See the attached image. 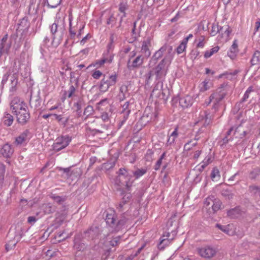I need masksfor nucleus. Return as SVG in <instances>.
I'll return each instance as SVG.
<instances>
[{
  "label": "nucleus",
  "instance_id": "nucleus-36",
  "mask_svg": "<svg viewBox=\"0 0 260 260\" xmlns=\"http://www.w3.org/2000/svg\"><path fill=\"white\" fill-rule=\"evenodd\" d=\"M221 205V203L219 200L215 199L214 200H213L212 205L213 210L214 212L218 210L220 208Z\"/></svg>",
  "mask_w": 260,
  "mask_h": 260
},
{
  "label": "nucleus",
  "instance_id": "nucleus-42",
  "mask_svg": "<svg viewBox=\"0 0 260 260\" xmlns=\"http://www.w3.org/2000/svg\"><path fill=\"white\" fill-rule=\"evenodd\" d=\"M16 245V242L15 241V237L14 238L13 240L9 241L7 244L6 245V249L7 251H9V250L14 248Z\"/></svg>",
  "mask_w": 260,
  "mask_h": 260
},
{
  "label": "nucleus",
  "instance_id": "nucleus-39",
  "mask_svg": "<svg viewBox=\"0 0 260 260\" xmlns=\"http://www.w3.org/2000/svg\"><path fill=\"white\" fill-rule=\"evenodd\" d=\"M221 194L228 200L232 199L233 196L231 192L228 189H222Z\"/></svg>",
  "mask_w": 260,
  "mask_h": 260
},
{
  "label": "nucleus",
  "instance_id": "nucleus-8",
  "mask_svg": "<svg viewBox=\"0 0 260 260\" xmlns=\"http://www.w3.org/2000/svg\"><path fill=\"white\" fill-rule=\"evenodd\" d=\"M11 87L10 89V109L12 112L14 113H16V108L15 105L16 104V81L15 78L14 77L13 80H11Z\"/></svg>",
  "mask_w": 260,
  "mask_h": 260
},
{
  "label": "nucleus",
  "instance_id": "nucleus-50",
  "mask_svg": "<svg viewBox=\"0 0 260 260\" xmlns=\"http://www.w3.org/2000/svg\"><path fill=\"white\" fill-rule=\"evenodd\" d=\"M127 5L125 3H120L119 7V11L123 14H126L125 11L127 9Z\"/></svg>",
  "mask_w": 260,
  "mask_h": 260
},
{
  "label": "nucleus",
  "instance_id": "nucleus-15",
  "mask_svg": "<svg viewBox=\"0 0 260 260\" xmlns=\"http://www.w3.org/2000/svg\"><path fill=\"white\" fill-rule=\"evenodd\" d=\"M216 227L230 236H233L236 234V229L233 224L222 225L220 224H216Z\"/></svg>",
  "mask_w": 260,
  "mask_h": 260
},
{
  "label": "nucleus",
  "instance_id": "nucleus-5",
  "mask_svg": "<svg viewBox=\"0 0 260 260\" xmlns=\"http://www.w3.org/2000/svg\"><path fill=\"white\" fill-rule=\"evenodd\" d=\"M51 32L53 39L55 38V34H59V37L62 38L65 31V25L63 19L60 17L56 18L54 22L50 26Z\"/></svg>",
  "mask_w": 260,
  "mask_h": 260
},
{
  "label": "nucleus",
  "instance_id": "nucleus-41",
  "mask_svg": "<svg viewBox=\"0 0 260 260\" xmlns=\"http://www.w3.org/2000/svg\"><path fill=\"white\" fill-rule=\"evenodd\" d=\"M198 43L197 45L198 48H203L205 44V37L204 36H201L198 38Z\"/></svg>",
  "mask_w": 260,
  "mask_h": 260
},
{
  "label": "nucleus",
  "instance_id": "nucleus-9",
  "mask_svg": "<svg viewBox=\"0 0 260 260\" xmlns=\"http://www.w3.org/2000/svg\"><path fill=\"white\" fill-rule=\"evenodd\" d=\"M131 179V176L128 174V172L124 169H120L118 171V176L117 180L122 184L125 185L127 188L130 187L131 186L129 183Z\"/></svg>",
  "mask_w": 260,
  "mask_h": 260
},
{
  "label": "nucleus",
  "instance_id": "nucleus-16",
  "mask_svg": "<svg viewBox=\"0 0 260 260\" xmlns=\"http://www.w3.org/2000/svg\"><path fill=\"white\" fill-rule=\"evenodd\" d=\"M193 103L192 98L189 95H186L180 98L179 101V105L183 108H188Z\"/></svg>",
  "mask_w": 260,
  "mask_h": 260
},
{
  "label": "nucleus",
  "instance_id": "nucleus-24",
  "mask_svg": "<svg viewBox=\"0 0 260 260\" xmlns=\"http://www.w3.org/2000/svg\"><path fill=\"white\" fill-rule=\"evenodd\" d=\"M106 223L115 230L116 220L113 214H107L105 219Z\"/></svg>",
  "mask_w": 260,
  "mask_h": 260
},
{
  "label": "nucleus",
  "instance_id": "nucleus-53",
  "mask_svg": "<svg viewBox=\"0 0 260 260\" xmlns=\"http://www.w3.org/2000/svg\"><path fill=\"white\" fill-rule=\"evenodd\" d=\"M144 246H142L141 247H140V248L138 249V250L135 252V253H132L130 256H129V258L131 259H133L135 258V257L137 256L141 252V251H142V250L143 249Z\"/></svg>",
  "mask_w": 260,
  "mask_h": 260
},
{
  "label": "nucleus",
  "instance_id": "nucleus-12",
  "mask_svg": "<svg viewBox=\"0 0 260 260\" xmlns=\"http://www.w3.org/2000/svg\"><path fill=\"white\" fill-rule=\"evenodd\" d=\"M122 110L120 113V126L123 125L128 119L129 114L131 112V108H129V102H126L122 106Z\"/></svg>",
  "mask_w": 260,
  "mask_h": 260
},
{
  "label": "nucleus",
  "instance_id": "nucleus-34",
  "mask_svg": "<svg viewBox=\"0 0 260 260\" xmlns=\"http://www.w3.org/2000/svg\"><path fill=\"white\" fill-rule=\"evenodd\" d=\"M219 48L218 46H215L212 48L211 50L206 51L205 53L204 56L207 58L211 56L213 54L218 51Z\"/></svg>",
  "mask_w": 260,
  "mask_h": 260
},
{
  "label": "nucleus",
  "instance_id": "nucleus-20",
  "mask_svg": "<svg viewBox=\"0 0 260 260\" xmlns=\"http://www.w3.org/2000/svg\"><path fill=\"white\" fill-rule=\"evenodd\" d=\"M112 60L113 55L112 54H110V56L107 57H106L104 55L103 58L96 61L94 66H96L97 67H100L106 62L111 63L112 61Z\"/></svg>",
  "mask_w": 260,
  "mask_h": 260
},
{
  "label": "nucleus",
  "instance_id": "nucleus-28",
  "mask_svg": "<svg viewBox=\"0 0 260 260\" xmlns=\"http://www.w3.org/2000/svg\"><path fill=\"white\" fill-rule=\"evenodd\" d=\"M3 121L5 125L10 126L14 121V118L11 115L6 113L3 117Z\"/></svg>",
  "mask_w": 260,
  "mask_h": 260
},
{
  "label": "nucleus",
  "instance_id": "nucleus-7",
  "mask_svg": "<svg viewBox=\"0 0 260 260\" xmlns=\"http://www.w3.org/2000/svg\"><path fill=\"white\" fill-rule=\"evenodd\" d=\"M71 141V138L68 135L59 137L53 145V149L57 151H60L68 146Z\"/></svg>",
  "mask_w": 260,
  "mask_h": 260
},
{
  "label": "nucleus",
  "instance_id": "nucleus-43",
  "mask_svg": "<svg viewBox=\"0 0 260 260\" xmlns=\"http://www.w3.org/2000/svg\"><path fill=\"white\" fill-rule=\"evenodd\" d=\"M126 222L125 219H121L119 220L116 223H115V231H119L122 225H123Z\"/></svg>",
  "mask_w": 260,
  "mask_h": 260
},
{
  "label": "nucleus",
  "instance_id": "nucleus-47",
  "mask_svg": "<svg viewBox=\"0 0 260 260\" xmlns=\"http://www.w3.org/2000/svg\"><path fill=\"white\" fill-rule=\"evenodd\" d=\"M252 91L253 90L252 87H249L247 90L246 91L243 98L241 99V102H245L246 100L249 98V93Z\"/></svg>",
  "mask_w": 260,
  "mask_h": 260
},
{
  "label": "nucleus",
  "instance_id": "nucleus-17",
  "mask_svg": "<svg viewBox=\"0 0 260 260\" xmlns=\"http://www.w3.org/2000/svg\"><path fill=\"white\" fill-rule=\"evenodd\" d=\"M29 132L26 129L18 137H17V145L26 144L29 140Z\"/></svg>",
  "mask_w": 260,
  "mask_h": 260
},
{
  "label": "nucleus",
  "instance_id": "nucleus-38",
  "mask_svg": "<svg viewBox=\"0 0 260 260\" xmlns=\"http://www.w3.org/2000/svg\"><path fill=\"white\" fill-rule=\"evenodd\" d=\"M165 156H166V152H164L161 155L159 158L157 160V161H156V162L154 167V169L155 170L157 171L159 169L160 166L162 164V159L165 158Z\"/></svg>",
  "mask_w": 260,
  "mask_h": 260
},
{
  "label": "nucleus",
  "instance_id": "nucleus-27",
  "mask_svg": "<svg viewBox=\"0 0 260 260\" xmlns=\"http://www.w3.org/2000/svg\"><path fill=\"white\" fill-rule=\"evenodd\" d=\"M199 138H198L197 136L195 137L194 140H191L188 141L187 143H186L184 145V149L185 150L189 151L192 149V147L196 146L197 143V141L199 140Z\"/></svg>",
  "mask_w": 260,
  "mask_h": 260
},
{
  "label": "nucleus",
  "instance_id": "nucleus-64",
  "mask_svg": "<svg viewBox=\"0 0 260 260\" xmlns=\"http://www.w3.org/2000/svg\"><path fill=\"white\" fill-rule=\"evenodd\" d=\"M16 233L15 227L14 228H11L8 233V236L11 237Z\"/></svg>",
  "mask_w": 260,
  "mask_h": 260
},
{
  "label": "nucleus",
  "instance_id": "nucleus-14",
  "mask_svg": "<svg viewBox=\"0 0 260 260\" xmlns=\"http://www.w3.org/2000/svg\"><path fill=\"white\" fill-rule=\"evenodd\" d=\"M145 58L142 55H139L133 60L131 64L129 59L127 62V68L131 69L140 67L143 64Z\"/></svg>",
  "mask_w": 260,
  "mask_h": 260
},
{
  "label": "nucleus",
  "instance_id": "nucleus-32",
  "mask_svg": "<svg viewBox=\"0 0 260 260\" xmlns=\"http://www.w3.org/2000/svg\"><path fill=\"white\" fill-rule=\"evenodd\" d=\"M75 85L76 86H74L73 85H70L69 89L66 92V94H67L68 98H70L75 95L76 89L77 87V83Z\"/></svg>",
  "mask_w": 260,
  "mask_h": 260
},
{
  "label": "nucleus",
  "instance_id": "nucleus-29",
  "mask_svg": "<svg viewBox=\"0 0 260 260\" xmlns=\"http://www.w3.org/2000/svg\"><path fill=\"white\" fill-rule=\"evenodd\" d=\"M211 178L213 181H217L219 180L220 175L218 169L216 168L213 169L211 174Z\"/></svg>",
  "mask_w": 260,
  "mask_h": 260
},
{
  "label": "nucleus",
  "instance_id": "nucleus-45",
  "mask_svg": "<svg viewBox=\"0 0 260 260\" xmlns=\"http://www.w3.org/2000/svg\"><path fill=\"white\" fill-rule=\"evenodd\" d=\"M93 112V108L91 106H87L84 110V115L87 117L92 114Z\"/></svg>",
  "mask_w": 260,
  "mask_h": 260
},
{
  "label": "nucleus",
  "instance_id": "nucleus-6",
  "mask_svg": "<svg viewBox=\"0 0 260 260\" xmlns=\"http://www.w3.org/2000/svg\"><path fill=\"white\" fill-rule=\"evenodd\" d=\"M117 78V77L116 74H113L110 76L104 75L100 85V90L103 92L107 91L110 87L116 84Z\"/></svg>",
  "mask_w": 260,
  "mask_h": 260
},
{
  "label": "nucleus",
  "instance_id": "nucleus-4",
  "mask_svg": "<svg viewBox=\"0 0 260 260\" xmlns=\"http://www.w3.org/2000/svg\"><path fill=\"white\" fill-rule=\"evenodd\" d=\"M226 94V91L223 86L217 88L214 93H213L209 98V101L207 104L208 105L211 102L214 103L213 108L216 110L219 106V103L221 101Z\"/></svg>",
  "mask_w": 260,
  "mask_h": 260
},
{
  "label": "nucleus",
  "instance_id": "nucleus-13",
  "mask_svg": "<svg viewBox=\"0 0 260 260\" xmlns=\"http://www.w3.org/2000/svg\"><path fill=\"white\" fill-rule=\"evenodd\" d=\"M29 26V22H28L27 19L24 18H23L18 24V26L17 27V31H22L21 37L20 38V40L25 38L26 36Z\"/></svg>",
  "mask_w": 260,
  "mask_h": 260
},
{
  "label": "nucleus",
  "instance_id": "nucleus-56",
  "mask_svg": "<svg viewBox=\"0 0 260 260\" xmlns=\"http://www.w3.org/2000/svg\"><path fill=\"white\" fill-rule=\"evenodd\" d=\"M224 32V33L226 35V37H228L230 34L231 32V29L228 25H226L224 27L223 26V29H222V31Z\"/></svg>",
  "mask_w": 260,
  "mask_h": 260
},
{
  "label": "nucleus",
  "instance_id": "nucleus-33",
  "mask_svg": "<svg viewBox=\"0 0 260 260\" xmlns=\"http://www.w3.org/2000/svg\"><path fill=\"white\" fill-rule=\"evenodd\" d=\"M223 29V27H221L219 28V26L216 24H213L212 26V29L211 30V34L212 36H214L217 34V32H222V29Z\"/></svg>",
  "mask_w": 260,
  "mask_h": 260
},
{
  "label": "nucleus",
  "instance_id": "nucleus-3",
  "mask_svg": "<svg viewBox=\"0 0 260 260\" xmlns=\"http://www.w3.org/2000/svg\"><path fill=\"white\" fill-rule=\"evenodd\" d=\"M17 122L22 125L25 124L30 118V114L26 105L22 102L17 105Z\"/></svg>",
  "mask_w": 260,
  "mask_h": 260
},
{
  "label": "nucleus",
  "instance_id": "nucleus-21",
  "mask_svg": "<svg viewBox=\"0 0 260 260\" xmlns=\"http://www.w3.org/2000/svg\"><path fill=\"white\" fill-rule=\"evenodd\" d=\"M247 133L248 132L247 130H245L243 128L242 123H241L235 129L234 134H238V135L236 136V137L242 138L246 135Z\"/></svg>",
  "mask_w": 260,
  "mask_h": 260
},
{
  "label": "nucleus",
  "instance_id": "nucleus-22",
  "mask_svg": "<svg viewBox=\"0 0 260 260\" xmlns=\"http://www.w3.org/2000/svg\"><path fill=\"white\" fill-rule=\"evenodd\" d=\"M212 83L209 79H206L199 85L200 91L205 92L209 89L211 87Z\"/></svg>",
  "mask_w": 260,
  "mask_h": 260
},
{
  "label": "nucleus",
  "instance_id": "nucleus-57",
  "mask_svg": "<svg viewBox=\"0 0 260 260\" xmlns=\"http://www.w3.org/2000/svg\"><path fill=\"white\" fill-rule=\"evenodd\" d=\"M153 154V152L151 150L148 149L147 150L146 154V158L147 160H150L151 159V156Z\"/></svg>",
  "mask_w": 260,
  "mask_h": 260
},
{
  "label": "nucleus",
  "instance_id": "nucleus-62",
  "mask_svg": "<svg viewBox=\"0 0 260 260\" xmlns=\"http://www.w3.org/2000/svg\"><path fill=\"white\" fill-rule=\"evenodd\" d=\"M101 118L104 121H108L109 120V116L107 113H103L101 115Z\"/></svg>",
  "mask_w": 260,
  "mask_h": 260
},
{
  "label": "nucleus",
  "instance_id": "nucleus-63",
  "mask_svg": "<svg viewBox=\"0 0 260 260\" xmlns=\"http://www.w3.org/2000/svg\"><path fill=\"white\" fill-rule=\"evenodd\" d=\"M259 28H260V21H257L255 23L254 34H255L258 30Z\"/></svg>",
  "mask_w": 260,
  "mask_h": 260
},
{
  "label": "nucleus",
  "instance_id": "nucleus-26",
  "mask_svg": "<svg viewBox=\"0 0 260 260\" xmlns=\"http://www.w3.org/2000/svg\"><path fill=\"white\" fill-rule=\"evenodd\" d=\"M260 63V52L256 51L254 52L251 59V65L254 66Z\"/></svg>",
  "mask_w": 260,
  "mask_h": 260
},
{
  "label": "nucleus",
  "instance_id": "nucleus-58",
  "mask_svg": "<svg viewBox=\"0 0 260 260\" xmlns=\"http://www.w3.org/2000/svg\"><path fill=\"white\" fill-rule=\"evenodd\" d=\"M39 100H40V97L38 94L37 95H34L32 93H31L30 98V102H33V101L38 102V101H39Z\"/></svg>",
  "mask_w": 260,
  "mask_h": 260
},
{
  "label": "nucleus",
  "instance_id": "nucleus-49",
  "mask_svg": "<svg viewBox=\"0 0 260 260\" xmlns=\"http://www.w3.org/2000/svg\"><path fill=\"white\" fill-rule=\"evenodd\" d=\"M258 174L259 173L257 171L253 170L249 173V178L251 180L255 179L258 175Z\"/></svg>",
  "mask_w": 260,
  "mask_h": 260
},
{
  "label": "nucleus",
  "instance_id": "nucleus-25",
  "mask_svg": "<svg viewBox=\"0 0 260 260\" xmlns=\"http://www.w3.org/2000/svg\"><path fill=\"white\" fill-rule=\"evenodd\" d=\"M201 116L202 118L201 120V122L203 123L204 126L208 125L211 122V116L206 112L204 111Z\"/></svg>",
  "mask_w": 260,
  "mask_h": 260
},
{
  "label": "nucleus",
  "instance_id": "nucleus-30",
  "mask_svg": "<svg viewBox=\"0 0 260 260\" xmlns=\"http://www.w3.org/2000/svg\"><path fill=\"white\" fill-rule=\"evenodd\" d=\"M73 18L72 13H70V14L69 15V26H70L69 32H70V37L71 38H74L76 34V30L75 29H74V28H73L72 27V21L73 20Z\"/></svg>",
  "mask_w": 260,
  "mask_h": 260
},
{
  "label": "nucleus",
  "instance_id": "nucleus-19",
  "mask_svg": "<svg viewBox=\"0 0 260 260\" xmlns=\"http://www.w3.org/2000/svg\"><path fill=\"white\" fill-rule=\"evenodd\" d=\"M13 150L10 145L9 144H5L0 149V153L5 157H10L13 153Z\"/></svg>",
  "mask_w": 260,
  "mask_h": 260
},
{
  "label": "nucleus",
  "instance_id": "nucleus-48",
  "mask_svg": "<svg viewBox=\"0 0 260 260\" xmlns=\"http://www.w3.org/2000/svg\"><path fill=\"white\" fill-rule=\"evenodd\" d=\"M120 238L119 237L114 238L112 240L110 241V245L113 247L118 245L120 243Z\"/></svg>",
  "mask_w": 260,
  "mask_h": 260
},
{
  "label": "nucleus",
  "instance_id": "nucleus-1",
  "mask_svg": "<svg viewBox=\"0 0 260 260\" xmlns=\"http://www.w3.org/2000/svg\"><path fill=\"white\" fill-rule=\"evenodd\" d=\"M171 63L170 58L168 56L163 58L158 65L149 73V79L153 75L156 76V80L162 79L166 76Z\"/></svg>",
  "mask_w": 260,
  "mask_h": 260
},
{
  "label": "nucleus",
  "instance_id": "nucleus-55",
  "mask_svg": "<svg viewBox=\"0 0 260 260\" xmlns=\"http://www.w3.org/2000/svg\"><path fill=\"white\" fill-rule=\"evenodd\" d=\"M102 75V73L99 70L94 71L92 74V77L96 79H99Z\"/></svg>",
  "mask_w": 260,
  "mask_h": 260
},
{
  "label": "nucleus",
  "instance_id": "nucleus-61",
  "mask_svg": "<svg viewBox=\"0 0 260 260\" xmlns=\"http://www.w3.org/2000/svg\"><path fill=\"white\" fill-rule=\"evenodd\" d=\"M36 218L34 216H29L28 217L27 219L28 222L31 224H34L36 222Z\"/></svg>",
  "mask_w": 260,
  "mask_h": 260
},
{
  "label": "nucleus",
  "instance_id": "nucleus-54",
  "mask_svg": "<svg viewBox=\"0 0 260 260\" xmlns=\"http://www.w3.org/2000/svg\"><path fill=\"white\" fill-rule=\"evenodd\" d=\"M116 22V18L113 15H111L110 17L107 20V24L113 25Z\"/></svg>",
  "mask_w": 260,
  "mask_h": 260
},
{
  "label": "nucleus",
  "instance_id": "nucleus-2",
  "mask_svg": "<svg viewBox=\"0 0 260 260\" xmlns=\"http://www.w3.org/2000/svg\"><path fill=\"white\" fill-rule=\"evenodd\" d=\"M172 52V47L170 45L165 44L154 53L151 57V61H154L155 63L163 56H164V58L168 56L170 58V61H172L173 57Z\"/></svg>",
  "mask_w": 260,
  "mask_h": 260
},
{
  "label": "nucleus",
  "instance_id": "nucleus-60",
  "mask_svg": "<svg viewBox=\"0 0 260 260\" xmlns=\"http://www.w3.org/2000/svg\"><path fill=\"white\" fill-rule=\"evenodd\" d=\"M212 198H213V197H212V198L209 197L207 198L204 202L205 205L206 206H208L211 204V203H212V201L213 200Z\"/></svg>",
  "mask_w": 260,
  "mask_h": 260
},
{
  "label": "nucleus",
  "instance_id": "nucleus-35",
  "mask_svg": "<svg viewBox=\"0 0 260 260\" xmlns=\"http://www.w3.org/2000/svg\"><path fill=\"white\" fill-rule=\"evenodd\" d=\"M50 197L55 202L59 204H62L66 200L65 197H60L54 194H51Z\"/></svg>",
  "mask_w": 260,
  "mask_h": 260
},
{
  "label": "nucleus",
  "instance_id": "nucleus-46",
  "mask_svg": "<svg viewBox=\"0 0 260 260\" xmlns=\"http://www.w3.org/2000/svg\"><path fill=\"white\" fill-rule=\"evenodd\" d=\"M249 190L251 193H252L255 194L257 193H260V187L255 185L250 186L249 187Z\"/></svg>",
  "mask_w": 260,
  "mask_h": 260
},
{
  "label": "nucleus",
  "instance_id": "nucleus-31",
  "mask_svg": "<svg viewBox=\"0 0 260 260\" xmlns=\"http://www.w3.org/2000/svg\"><path fill=\"white\" fill-rule=\"evenodd\" d=\"M240 215V210L237 208L232 209L228 211V215L231 218H236Z\"/></svg>",
  "mask_w": 260,
  "mask_h": 260
},
{
  "label": "nucleus",
  "instance_id": "nucleus-11",
  "mask_svg": "<svg viewBox=\"0 0 260 260\" xmlns=\"http://www.w3.org/2000/svg\"><path fill=\"white\" fill-rule=\"evenodd\" d=\"M151 46V39L149 37L147 38L142 43L140 51L141 55L146 58H148L151 55L150 48Z\"/></svg>",
  "mask_w": 260,
  "mask_h": 260
},
{
  "label": "nucleus",
  "instance_id": "nucleus-10",
  "mask_svg": "<svg viewBox=\"0 0 260 260\" xmlns=\"http://www.w3.org/2000/svg\"><path fill=\"white\" fill-rule=\"evenodd\" d=\"M198 252L202 257L210 258L215 255L217 250L213 247L207 246L199 248Z\"/></svg>",
  "mask_w": 260,
  "mask_h": 260
},
{
  "label": "nucleus",
  "instance_id": "nucleus-59",
  "mask_svg": "<svg viewBox=\"0 0 260 260\" xmlns=\"http://www.w3.org/2000/svg\"><path fill=\"white\" fill-rule=\"evenodd\" d=\"M127 91V87L125 85H122L120 88V93H123L126 95V92Z\"/></svg>",
  "mask_w": 260,
  "mask_h": 260
},
{
  "label": "nucleus",
  "instance_id": "nucleus-44",
  "mask_svg": "<svg viewBox=\"0 0 260 260\" xmlns=\"http://www.w3.org/2000/svg\"><path fill=\"white\" fill-rule=\"evenodd\" d=\"M186 44L187 43L182 41V43L179 45V46L177 48V52L178 54H180L184 51L186 47Z\"/></svg>",
  "mask_w": 260,
  "mask_h": 260
},
{
  "label": "nucleus",
  "instance_id": "nucleus-52",
  "mask_svg": "<svg viewBox=\"0 0 260 260\" xmlns=\"http://www.w3.org/2000/svg\"><path fill=\"white\" fill-rule=\"evenodd\" d=\"M212 161L211 156L206 157L203 161L202 167L204 168Z\"/></svg>",
  "mask_w": 260,
  "mask_h": 260
},
{
  "label": "nucleus",
  "instance_id": "nucleus-40",
  "mask_svg": "<svg viewBox=\"0 0 260 260\" xmlns=\"http://www.w3.org/2000/svg\"><path fill=\"white\" fill-rule=\"evenodd\" d=\"M85 245L79 241H75L74 243V248L78 251H82L85 249Z\"/></svg>",
  "mask_w": 260,
  "mask_h": 260
},
{
  "label": "nucleus",
  "instance_id": "nucleus-18",
  "mask_svg": "<svg viewBox=\"0 0 260 260\" xmlns=\"http://www.w3.org/2000/svg\"><path fill=\"white\" fill-rule=\"evenodd\" d=\"M238 52V43L236 40H235L230 48V51L228 52V56L232 59H234L237 56Z\"/></svg>",
  "mask_w": 260,
  "mask_h": 260
},
{
  "label": "nucleus",
  "instance_id": "nucleus-51",
  "mask_svg": "<svg viewBox=\"0 0 260 260\" xmlns=\"http://www.w3.org/2000/svg\"><path fill=\"white\" fill-rule=\"evenodd\" d=\"M131 198V194L130 193H126L123 197L121 201L125 204L130 200Z\"/></svg>",
  "mask_w": 260,
  "mask_h": 260
},
{
  "label": "nucleus",
  "instance_id": "nucleus-23",
  "mask_svg": "<svg viewBox=\"0 0 260 260\" xmlns=\"http://www.w3.org/2000/svg\"><path fill=\"white\" fill-rule=\"evenodd\" d=\"M166 237H169V236H163L160 239V242L158 245V247L160 250L164 249L166 246L168 245L171 243L170 240L166 238Z\"/></svg>",
  "mask_w": 260,
  "mask_h": 260
},
{
  "label": "nucleus",
  "instance_id": "nucleus-37",
  "mask_svg": "<svg viewBox=\"0 0 260 260\" xmlns=\"http://www.w3.org/2000/svg\"><path fill=\"white\" fill-rule=\"evenodd\" d=\"M147 172L146 169H138L136 171H135L133 174L136 179L139 178V177L142 176L143 175L146 174Z\"/></svg>",
  "mask_w": 260,
  "mask_h": 260
}]
</instances>
